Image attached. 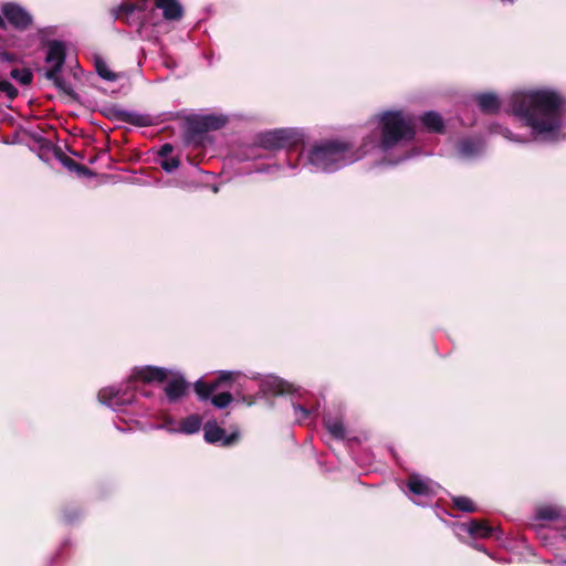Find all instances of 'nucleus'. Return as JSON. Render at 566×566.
<instances>
[{
  "label": "nucleus",
  "instance_id": "nucleus-1",
  "mask_svg": "<svg viewBox=\"0 0 566 566\" xmlns=\"http://www.w3.org/2000/svg\"><path fill=\"white\" fill-rule=\"evenodd\" d=\"M380 130L366 135L359 147L343 139H325L302 149L298 154L302 170L310 172H335L349 166L371 150H380L384 154L411 142L415 138V122L411 115L400 109L382 111L370 119Z\"/></svg>",
  "mask_w": 566,
  "mask_h": 566
},
{
  "label": "nucleus",
  "instance_id": "nucleus-2",
  "mask_svg": "<svg viewBox=\"0 0 566 566\" xmlns=\"http://www.w3.org/2000/svg\"><path fill=\"white\" fill-rule=\"evenodd\" d=\"M510 112L530 128L535 140L555 142L562 136L566 98L551 86L513 92L507 98Z\"/></svg>",
  "mask_w": 566,
  "mask_h": 566
},
{
  "label": "nucleus",
  "instance_id": "nucleus-3",
  "mask_svg": "<svg viewBox=\"0 0 566 566\" xmlns=\"http://www.w3.org/2000/svg\"><path fill=\"white\" fill-rule=\"evenodd\" d=\"M305 134L302 129L296 127H284L264 130L258 133L253 142L243 148L240 155L241 160H253L266 158L260 154V150L271 153L290 151L296 146L304 143Z\"/></svg>",
  "mask_w": 566,
  "mask_h": 566
},
{
  "label": "nucleus",
  "instance_id": "nucleus-4",
  "mask_svg": "<svg viewBox=\"0 0 566 566\" xmlns=\"http://www.w3.org/2000/svg\"><path fill=\"white\" fill-rule=\"evenodd\" d=\"M136 376L145 382L166 381L164 391L169 402H176L185 396L188 384L184 376L166 368L144 366L136 368Z\"/></svg>",
  "mask_w": 566,
  "mask_h": 566
},
{
  "label": "nucleus",
  "instance_id": "nucleus-5",
  "mask_svg": "<svg viewBox=\"0 0 566 566\" xmlns=\"http://www.w3.org/2000/svg\"><path fill=\"white\" fill-rule=\"evenodd\" d=\"M241 376L240 371H220L217 380L212 382H205L202 380H197L195 384V390L200 400L211 399L212 405L218 409H223L228 407L233 397L229 391H222L219 394H214L218 387L228 381H234Z\"/></svg>",
  "mask_w": 566,
  "mask_h": 566
},
{
  "label": "nucleus",
  "instance_id": "nucleus-6",
  "mask_svg": "<svg viewBox=\"0 0 566 566\" xmlns=\"http://www.w3.org/2000/svg\"><path fill=\"white\" fill-rule=\"evenodd\" d=\"M140 380L136 376V369L129 379L120 385V387H105L98 392V400L101 403L107 406L114 411H119L124 406L130 405L134 401V391L137 389V382Z\"/></svg>",
  "mask_w": 566,
  "mask_h": 566
},
{
  "label": "nucleus",
  "instance_id": "nucleus-7",
  "mask_svg": "<svg viewBox=\"0 0 566 566\" xmlns=\"http://www.w3.org/2000/svg\"><path fill=\"white\" fill-rule=\"evenodd\" d=\"M111 14L115 20L124 21L130 27L140 28L144 19V7L138 3L122 2L111 10Z\"/></svg>",
  "mask_w": 566,
  "mask_h": 566
},
{
  "label": "nucleus",
  "instance_id": "nucleus-8",
  "mask_svg": "<svg viewBox=\"0 0 566 566\" xmlns=\"http://www.w3.org/2000/svg\"><path fill=\"white\" fill-rule=\"evenodd\" d=\"M66 59L65 45L62 41L53 40L48 44L45 62L49 69L45 71V77H54L60 73Z\"/></svg>",
  "mask_w": 566,
  "mask_h": 566
},
{
  "label": "nucleus",
  "instance_id": "nucleus-9",
  "mask_svg": "<svg viewBox=\"0 0 566 566\" xmlns=\"http://www.w3.org/2000/svg\"><path fill=\"white\" fill-rule=\"evenodd\" d=\"M1 11L4 19L18 30H25L32 23V15L17 3H6Z\"/></svg>",
  "mask_w": 566,
  "mask_h": 566
},
{
  "label": "nucleus",
  "instance_id": "nucleus-10",
  "mask_svg": "<svg viewBox=\"0 0 566 566\" xmlns=\"http://www.w3.org/2000/svg\"><path fill=\"white\" fill-rule=\"evenodd\" d=\"M408 491L417 496L431 497L437 493L439 485L420 474H411L407 482Z\"/></svg>",
  "mask_w": 566,
  "mask_h": 566
},
{
  "label": "nucleus",
  "instance_id": "nucleus-11",
  "mask_svg": "<svg viewBox=\"0 0 566 566\" xmlns=\"http://www.w3.org/2000/svg\"><path fill=\"white\" fill-rule=\"evenodd\" d=\"M205 440L209 443H219L223 447L231 446L237 440V434H227L216 422H207L203 426Z\"/></svg>",
  "mask_w": 566,
  "mask_h": 566
},
{
  "label": "nucleus",
  "instance_id": "nucleus-12",
  "mask_svg": "<svg viewBox=\"0 0 566 566\" xmlns=\"http://www.w3.org/2000/svg\"><path fill=\"white\" fill-rule=\"evenodd\" d=\"M291 385L276 376H265L260 380V392L263 397L277 396L289 392Z\"/></svg>",
  "mask_w": 566,
  "mask_h": 566
},
{
  "label": "nucleus",
  "instance_id": "nucleus-13",
  "mask_svg": "<svg viewBox=\"0 0 566 566\" xmlns=\"http://www.w3.org/2000/svg\"><path fill=\"white\" fill-rule=\"evenodd\" d=\"M258 171L275 176H296L302 171V168L298 159L293 161L286 158L283 164L268 165Z\"/></svg>",
  "mask_w": 566,
  "mask_h": 566
},
{
  "label": "nucleus",
  "instance_id": "nucleus-14",
  "mask_svg": "<svg viewBox=\"0 0 566 566\" xmlns=\"http://www.w3.org/2000/svg\"><path fill=\"white\" fill-rule=\"evenodd\" d=\"M484 143L479 138H463L458 143V155L461 159H473L484 150Z\"/></svg>",
  "mask_w": 566,
  "mask_h": 566
},
{
  "label": "nucleus",
  "instance_id": "nucleus-15",
  "mask_svg": "<svg viewBox=\"0 0 566 566\" xmlns=\"http://www.w3.org/2000/svg\"><path fill=\"white\" fill-rule=\"evenodd\" d=\"M537 521H566V507L557 504H543L535 509Z\"/></svg>",
  "mask_w": 566,
  "mask_h": 566
},
{
  "label": "nucleus",
  "instance_id": "nucleus-16",
  "mask_svg": "<svg viewBox=\"0 0 566 566\" xmlns=\"http://www.w3.org/2000/svg\"><path fill=\"white\" fill-rule=\"evenodd\" d=\"M457 530L460 532H467L469 535L475 538L491 537L495 528L489 526L483 521L472 520L469 523H462L457 525Z\"/></svg>",
  "mask_w": 566,
  "mask_h": 566
},
{
  "label": "nucleus",
  "instance_id": "nucleus-17",
  "mask_svg": "<svg viewBox=\"0 0 566 566\" xmlns=\"http://www.w3.org/2000/svg\"><path fill=\"white\" fill-rule=\"evenodd\" d=\"M155 4L166 20L178 21L184 15V8L178 0H155Z\"/></svg>",
  "mask_w": 566,
  "mask_h": 566
},
{
  "label": "nucleus",
  "instance_id": "nucleus-18",
  "mask_svg": "<svg viewBox=\"0 0 566 566\" xmlns=\"http://www.w3.org/2000/svg\"><path fill=\"white\" fill-rule=\"evenodd\" d=\"M201 426V417L198 415H190L179 422L178 428H168V432L193 434L200 430Z\"/></svg>",
  "mask_w": 566,
  "mask_h": 566
},
{
  "label": "nucleus",
  "instance_id": "nucleus-19",
  "mask_svg": "<svg viewBox=\"0 0 566 566\" xmlns=\"http://www.w3.org/2000/svg\"><path fill=\"white\" fill-rule=\"evenodd\" d=\"M480 109L484 113H496L500 109L501 102L494 93H481L475 96Z\"/></svg>",
  "mask_w": 566,
  "mask_h": 566
},
{
  "label": "nucleus",
  "instance_id": "nucleus-20",
  "mask_svg": "<svg viewBox=\"0 0 566 566\" xmlns=\"http://www.w3.org/2000/svg\"><path fill=\"white\" fill-rule=\"evenodd\" d=\"M420 120L424 128L432 133H441L444 128L443 119L437 112L424 113Z\"/></svg>",
  "mask_w": 566,
  "mask_h": 566
},
{
  "label": "nucleus",
  "instance_id": "nucleus-21",
  "mask_svg": "<svg viewBox=\"0 0 566 566\" xmlns=\"http://www.w3.org/2000/svg\"><path fill=\"white\" fill-rule=\"evenodd\" d=\"M112 111L114 113L115 118H117V119L124 120V122L133 124V125H138V126H145L147 124V120L143 115L127 112V111L119 109V108L118 109L114 108Z\"/></svg>",
  "mask_w": 566,
  "mask_h": 566
},
{
  "label": "nucleus",
  "instance_id": "nucleus-22",
  "mask_svg": "<svg viewBox=\"0 0 566 566\" xmlns=\"http://www.w3.org/2000/svg\"><path fill=\"white\" fill-rule=\"evenodd\" d=\"M324 424L327 431L336 439L345 438V427L343 422L338 419H333L331 417L324 419Z\"/></svg>",
  "mask_w": 566,
  "mask_h": 566
},
{
  "label": "nucleus",
  "instance_id": "nucleus-23",
  "mask_svg": "<svg viewBox=\"0 0 566 566\" xmlns=\"http://www.w3.org/2000/svg\"><path fill=\"white\" fill-rule=\"evenodd\" d=\"M228 122L227 116L224 115H205L202 116V125L208 128V130H216L223 127Z\"/></svg>",
  "mask_w": 566,
  "mask_h": 566
},
{
  "label": "nucleus",
  "instance_id": "nucleus-24",
  "mask_svg": "<svg viewBox=\"0 0 566 566\" xmlns=\"http://www.w3.org/2000/svg\"><path fill=\"white\" fill-rule=\"evenodd\" d=\"M492 134H499L502 135L504 138H506L510 142L514 143H527V138H523L521 136H517L513 134L507 127H503L499 124L492 125L490 128Z\"/></svg>",
  "mask_w": 566,
  "mask_h": 566
},
{
  "label": "nucleus",
  "instance_id": "nucleus-25",
  "mask_svg": "<svg viewBox=\"0 0 566 566\" xmlns=\"http://www.w3.org/2000/svg\"><path fill=\"white\" fill-rule=\"evenodd\" d=\"M48 80L52 81L53 84L60 90L62 91L64 94L71 96V97H74L75 96V92H74V88L72 86V84L70 82H67L66 80H64L60 73H56V75L54 77H46Z\"/></svg>",
  "mask_w": 566,
  "mask_h": 566
},
{
  "label": "nucleus",
  "instance_id": "nucleus-26",
  "mask_svg": "<svg viewBox=\"0 0 566 566\" xmlns=\"http://www.w3.org/2000/svg\"><path fill=\"white\" fill-rule=\"evenodd\" d=\"M95 70L96 73L104 80L113 82L117 78L116 74L108 69L106 62L99 57L95 59Z\"/></svg>",
  "mask_w": 566,
  "mask_h": 566
},
{
  "label": "nucleus",
  "instance_id": "nucleus-27",
  "mask_svg": "<svg viewBox=\"0 0 566 566\" xmlns=\"http://www.w3.org/2000/svg\"><path fill=\"white\" fill-rule=\"evenodd\" d=\"M10 76L23 85H28L32 82V72L28 69H12Z\"/></svg>",
  "mask_w": 566,
  "mask_h": 566
},
{
  "label": "nucleus",
  "instance_id": "nucleus-28",
  "mask_svg": "<svg viewBox=\"0 0 566 566\" xmlns=\"http://www.w3.org/2000/svg\"><path fill=\"white\" fill-rule=\"evenodd\" d=\"M452 502L457 509H459L463 512L471 513V512L476 511V507L473 504V502L467 496H454L452 499Z\"/></svg>",
  "mask_w": 566,
  "mask_h": 566
},
{
  "label": "nucleus",
  "instance_id": "nucleus-29",
  "mask_svg": "<svg viewBox=\"0 0 566 566\" xmlns=\"http://www.w3.org/2000/svg\"><path fill=\"white\" fill-rule=\"evenodd\" d=\"M201 122H202V116L197 117L189 122V127H188L189 134H190L189 139H193L197 135H201V134L209 132L208 128H206Z\"/></svg>",
  "mask_w": 566,
  "mask_h": 566
},
{
  "label": "nucleus",
  "instance_id": "nucleus-30",
  "mask_svg": "<svg viewBox=\"0 0 566 566\" xmlns=\"http://www.w3.org/2000/svg\"><path fill=\"white\" fill-rule=\"evenodd\" d=\"M292 407H293L295 420L298 422L306 420L314 412L313 409L304 407L297 402H293Z\"/></svg>",
  "mask_w": 566,
  "mask_h": 566
},
{
  "label": "nucleus",
  "instance_id": "nucleus-31",
  "mask_svg": "<svg viewBox=\"0 0 566 566\" xmlns=\"http://www.w3.org/2000/svg\"><path fill=\"white\" fill-rule=\"evenodd\" d=\"M179 165H180V161L176 157H167V158H164L160 160V167L166 172H172L174 170H176L179 167Z\"/></svg>",
  "mask_w": 566,
  "mask_h": 566
},
{
  "label": "nucleus",
  "instance_id": "nucleus-32",
  "mask_svg": "<svg viewBox=\"0 0 566 566\" xmlns=\"http://www.w3.org/2000/svg\"><path fill=\"white\" fill-rule=\"evenodd\" d=\"M0 92L4 93L10 99L18 95V90L4 78L0 80Z\"/></svg>",
  "mask_w": 566,
  "mask_h": 566
},
{
  "label": "nucleus",
  "instance_id": "nucleus-33",
  "mask_svg": "<svg viewBox=\"0 0 566 566\" xmlns=\"http://www.w3.org/2000/svg\"><path fill=\"white\" fill-rule=\"evenodd\" d=\"M172 151V146L170 144H165L160 147V149L158 150V156L161 157L163 159L164 158H167L169 157V155L171 154Z\"/></svg>",
  "mask_w": 566,
  "mask_h": 566
},
{
  "label": "nucleus",
  "instance_id": "nucleus-34",
  "mask_svg": "<svg viewBox=\"0 0 566 566\" xmlns=\"http://www.w3.org/2000/svg\"><path fill=\"white\" fill-rule=\"evenodd\" d=\"M62 163L63 165L70 170V171H76L77 167L80 164H77L76 161H74L73 159L69 158V157H64L62 159Z\"/></svg>",
  "mask_w": 566,
  "mask_h": 566
},
{
  "label": "nucleus",
  "instance_id": "nucleus-35",
  "mask_svg": "<svg viewBox=\"0 0 566 566\" xmlns=\"http://www.w3.org/2000/svg\"><path fill=\"white\" fill-rule=\"evenodd\" d=\"M75 172L83 175V176H92V171L83 165H78Z\"/></svg>",
  "mask_w": 566,
  "mask_h": 566
},
{
  "label": "nucleus",
  "instance_id": "nucleus-36",
  "mask_svg": "<svg viewBox=\"0 0 566 566\" xmlns=\"http://www.w3.org/2000/svg\"><path fill=\"white\" fill-rule=\"evenodd\" d=\"M178 424L179 423L175 422L174 420L168 419L165 421V423L163 426H160V428L168 431V428H178Z\"/></svg>",
  "mask_w": 566,
  "mask_h": 566
},
{
  "label": "nucleus",
  "instance_id": "nucleus-37",
  "mask_svg": "<svg viewBox=\"0 0 566 566\" xmlns=\"http://www.w3.org/2000/svg\"><path fill=\"white\" fill-rule=\"evenodd\" d=\"M549 566H566V559H560L557 562H547Z\"/></svg>",
  "mask_w": 566,
  "mask_h": 566
},
{
  "label": "nucleus",
  "instance_id": "nucleus-38",
  "mask_svg": "<svg viewBox=\"0 0 566 566\" xmlns=\"http://www.w3.org/2000/svg\"><path fill=\"white\" fill-rule=\"evenodd\" d=\"M409 157H410V155L401 156V157H399V158H397V159H395V160H392V161H389V164H390V165H397V164H399V163H401V161L406 160V159H407V158H409Z\"/></svg>",
  "mask_w": 566,
  "mask_h": 566
},
{
  "label": "nucleus",
  "instance_id": "nucleus-39",
  "mask_svg": "<svg viewBox=\"0 0 566 566\" xmlns=\"http://www.w3.org/2000/svg\"><path fill=\"white\" fill-rule=\"evenodd\" d=\"M560 537L566 539V525L560 530Z\"/></svg>",
  "mask_w": 566,
  "mask_h": 566
},
{
  "label": "nucleus",
  "instance_id": "nucleus-40",
  "mask_svg": "<svg viewBox=\"0 0 566 566\" xmlns=\"http://www.w3.org/2000/svg\"><path fill=\"white\" fill-rule=\"evenodd\" d=\"M3 59H4L6 61H11V56H10V54H8V53H4V54H3Z\"/></svg>",
  "mask_w": 566,
  "mask_h": 566
},
{
  "label": "nucleus",
  "instance_id": "nucleus-41",
  "mask_svg": "<svg viewBox=\"0 0 566 566\" xmlns=\"http://www.w3.org/2000/svg\"><path fill=\"white\" fill-rule=\"evenodd\" d=\"M0 28H4V20L1 15H0Z\"/></svg>",
  "mask_w": 566,
  "mask_h": 566
},
{
  "label": "nucleus",
  "instance_id": "nucleus-42",
  "mask_svg": "<svg viewBox=\"0 0 566 566\" xmlns=\"http://www.w3.org/2000/svg\"><path fill=\"white\" fill-rule=\"evenodd\" d=\"M64 517H65V520H66L67 522H72V521H73V518H72V517H70V516H67V515H65Z\"/></svg>",
  "mask_w": 566,
  "mask_h": 566
},
{
  "label": "nucleus",
  "instance_id": "nucleus-43",
  "mask_svg": "<svg viewBox=\"0 0 566 566\" xmlns=\"http://www.w3.org/2000/svg\"><path fill=\"white\" fill-rule=\"evenodd\" d=\"M475 548L479 549V551L485 552V549L482 548V546L476 545Z\"/></svg>",
  "mask_w": 566,
  "mask_h": 566
},
{
  "label": "nucleus",
  "instance_id": "nucleus-44",
  "mask_svg": "<svg viewBox=\"0 0 566 566\" xmlns=\"http://www.w3.org/2000/svg\"><path fill=\"white\" fill-rule=\"evenodd\" d=\"M413 502H415L417 505H423V503H422V502H420V501H416V500H413Z\"/></svg>",
  "mask_w": 566,
  "mask_h": 566
}]
</instances>
